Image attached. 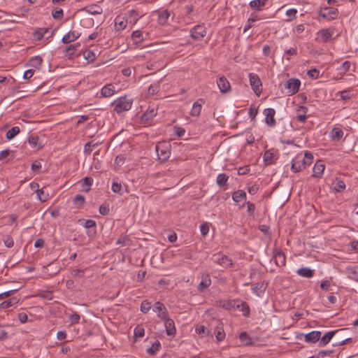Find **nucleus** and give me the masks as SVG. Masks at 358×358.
Here are the masks:
<instances>
[{"instance_id":"1","label":"nucleus","mask_w":358,"mask_h":358,"mask_svg":"<svg viewBox=\"0 0 358 358\" xmlns=\"http://www.w3.org/2000/svg\"><path fill=\"white\" fill-rule=\"evenodd\" d=\"M313 161V155L310 152L298 153L292 160L291 170L294 173H299L310 166Z\"/></svg>"},{"instance_id":"2","label":"nucleus","mask_w":358,"mask_h":358,"mask_svg":"<svg viewBox=\"0 0 358 358\" xmlns=\"http://www.w3.org/2000/svg\"><path fill=\"white\" fill-rule=\"evenodd\" d=\"M132 104L133 99L127 96L119 97L111 103L114 111L117 114L129 110Z\"/></svg>"},{"instance_id":"3","label":"nucleus","mask_w":358,"mask_h":358,"mask_svg":"<svg viewBox=\"0 0 358 358\" xmlns=\"http://www.w3.org/2000/svg\"><path fill=\"white\" fill-rule=\"evenodd\" d=\"M157 115V108L155 106H149L141 117V123L144 126H149L152 123L153 119Z\"/></svg>"},{"instance_id":"4","label":"nucleus","mask_w":358,"mask_h":358,"mask_svg":"<svg viewBox=\"0 0 358 358\" xmlns=\"http://www.w3.org/2000/svg\"><path fill=\"white\" fill-rule=\"evenodd\" d=\"M301 86V81L298 78H290L285 83V88L286 89V94L292 96L297 93Z\"/></svg>"},{"instance_id":"5","label":"nucleus","mask_w":358,"mask_h":358,"mask_svg":"<svg viewBox=\"0 0 358 358\" xmlns=\"http://www.w3.org/2000/svg\"><path fill=\"white\" fill-rule=\"evenodd\" d=\"M249 80L254 92L257 96H259L262 92V84L259 77L256 73H250L249 74Z\"/></svg>"},{"instance_id":"6","label":"nucleus","mask_w":358,"mask_h":358,"mask_svg":"<svg viewBox=\"0 0 358 358\" xmlns=\"http://www.w3.org/2000/svg\"><path fill=\"white\" fill-rule=\"evenodd\" d=\"M338 13V10L334 7H324L320 10L319 16L329 21L336 18Z\"/></svg>"},{"instance_id":"7","label":"nucleus","mask_w":358,"mask_h":358,"mask_svg":"<svg viewBox=\"0 0 358 358\" xmlns=\"http://www.w3.org/2000/svg\"><path fill=\"white\" fill-rule=\"evenodd\" d=\"M213 262L224 268H227L233 266L232 259L228 256L222 254L214 255Z\"/></svg>"},{"instance_id":"8","label":"nucleus","mask_w":358,"mask_h":358,"mask_svg":"<svg viewBox=\"0 0 358 358\" xmlns=\"http://www.w3.org/2000/svg\"><path fill=\"white\" fill-rule=\"evenodd\" d=\"M155 149L159 159L162 162H166L169 158L171 152L164 143L156 145Z\"/></svg>"},{"instance_id":"9","label":"nucleus","mask_w":358,"mask_h":358,"mask_svg":"<svg viewBox=\"0 0 358 358\" xmlns=\"http://www.w3.org/2000/svg\"><path fill=\"white\" fill-rule=\"evenodd\" d=\"M190 34L194 40H200L206 34V28L202 24L194 26L190 31Z\"/></svg>"},{"instance_id":"10","label":"nucleus","mask_w":358,"mask_h":358,"mask_svg":"<svg viewBox=\"0 0 358 358\" xmlns=\"http://www.w3.org/2000/svg\"><path fill=\"white\" fill-rule=\"evenodd\" d=\"M263 113L265 115L266 124L271 127H275L276 124L275 120V110L273 108H268L264 110Z\"/></svg>"},{"instance_id":"11","label":"nucleus","mask_w":358,"mask_h":358,"mask_svg":"<svg viewBox=\"0 0 358 358\" xmlns=\"http://www.w3.org/2000/svg\"><path fill=\"white\" fill-rule=\"evenodd\" d=\"M152 310L154 312L157 313L158 317L162 320L169 317L165 306L159 301L155 303Z\"/></svg>"},{"instance_id":"12","label":"nucleus","mask_w":358,"mask_h":358,"mask_svg":"<svg viewBox=\"0 0 358 358\" xmlns=\"http://www.w3.org/2000/svg\"><path fill=\"white\" fill-rule=\"evenodd\" d=\"M148 36L147 33L143 32L141 30H136L131 34V40L134 44L138 47L142 45V43Z\"/></svg>"},{"instance_id":"13","label":"nucleus","mask_w":358,"mask_h":358,"mask_svg":"<svg viewBox=\"0 0 358 358\" xmlns=\"http://www.w3.org/2000/svg\"><path fill=\"white\" fill-rule=\"evenodd\" d=\"M308 108L306 106H299L296 108V118L300 123H304L307 120Z\"/></svg>"},{"instance_id":"14","label":"nucleus","mask_w":358,"mask_h":358,"mask_svg":"<svg viewBox=\"0 0 358 358\" xmlns=\"http://www.w3.org/2000/svg\"><path fill=\"white\" fill-rule=\"evenodd\" d=\"M217 87H218L220 91L222 93H227L231 90V85H230L229 82L224 76H222L217 79Z\"/></svg>"},{"instance_id":"15","label":"nucleus","mask_w":358,"mask_h":358,"mask_svg":"<svg viewBox=\"0 0 358 358\" xmlns=\"http://www.w3.org/2000/svg\"><path fill=\"white\" fill-rule=\"evenodd\" d=\"M164 322L166 334L170 336H175L176 334V329L173 320L168 317L165 319Z\"/></svg>"},{"instance_id":"16","label":"nucleus","mask_w":358,"mask_h":358,"mask_svg":"<svg viewBox=\"0 0 358 358\" xmlns=\"http://www.w3.org/2000/svg\"><path fill=\"white\" fill-rule=\"evenodd\" d=\"M277 159V153L273 150H266L263 156V160L266 165H271Z\"/></svg>"},{"instance_id":"17","label":"nucleus","mask_w":358,"mask_h":358,"mask_svg":"<svg viewBox=\"0 0 358 358\" xmlns=\"http://www.w3.org/2000/svg\"><path fill=\"white\" fill-rule=\"evenodd\" d=\"M114 23L115 30L120 32L127 27L128 21L124 17L118 15L115 18Z\"/></svg>"},{"instance_id":"18","label":"nucleus","mask_w":358,"mask_h":358,"mask_svg":"<svg viewBox=\"0 0 358 358\" xmlns=\"http://www.w3.org/2000/svg\"><path fill=\"white\" fill-rule=\"evenodd\" d=\"M205 103L203 99H197L192 105L190 115L194 117H198L201 114L202 106Z\"/></svg>"},{"instance_id":"19","label":"nucleus","mask_w":358,"mask_h":358,"mask_svg":"<svg viewBox=\"0 0 358 358\" xmlns=\"http://www.w3.org/2000/svg\"><path fill=\"white\" fill-rule=\"evenodd\" d=\"M116 92L115 87L113 84H106L101 89V95L104 98L112 96Z\"/></svg>"},{"instance_id":"20","label":"nucleus","mask_w":358,"mask_h":358,"mask_svg":"<svg viewBox=\"0 0 358 358\" xmlns=\"http://www.w3.org/2000/svg\"><path fill=\"white\" fill-rule=\"evenodd\" d=\"M27 142L32 149L38 150L43 147L41 142H39V138L36 134H31L29 136Z\"/></svg>"},{"instance_id":"21","label":"nucleus","mask_w":358,"mask_h":358,"mask_svg":"<svg viewBox=\"0 0 358 358\" xmlns=\"http://www.w3.org/2000/svg\"><path fill=\"white\" fill-rule=\"evenodd\" d=\"M344 330L345 329H339V330H336V331H330L327 332L322 338H320L319 346L323 347V346L326 345L327 344H328L330 342V341L332 339V338L336 334V333H337L338 331H342Z\"/></svg>"},{"instance_id":"22","label":"nucleus","mask_w":358,"mask_h":358,"mask_svg":"<svg viewBox=\"0 0 358 358\" xmlns=\"http://www.w3.org/2000/svg\"><path fill=\"white\" fill-rule=\"evenodd\" d=\"M211 285V279L208 273H203L201 275V280L198 285V290L203 292Z\"/></svg>"},{"instance_id":"23","label":"nucleus","mask_w":358,"mask_h":358,"mask_svg":"<svg viewBox=\"0 0 358 358\" xmlns=\"http://www.w3.org/2000/svg\"><path fill=\"white\" fill-rule=\"evenodd\" d=\"M334 34V31L331 29H322L317 32V35L321 37L322 42L330 41Z\"/></svg>"},{"instance_id":"24","label":"nucleus","mask_w":358,"mask_h":358,"mask_svg":"<svg viewBox=\"0 0 358 358\" xmlns=\"http://www.w3.org/2000/svg\"><path fill=\"white\" fill-rule=\"evenodd\" d=\"M325 169L324 164L318 161L317 162L313 169V176L315 178H321Z\"/></svg>"},{"instance_id":"25","label":"nucleus","mask_w":358,"mask_h":358,"mask_svg":"<svg viewBox=\"0 0 358 358\" xmlns=\"http://www.w3.org/2000/svg\"><path fill=\"white\" fill-rule=\"evenodd\" d=\"M321 336V332L319 331H313L305 335V341L308 343H316Z\"/></svg>"},{"instance_id":"26","label":"nucleus","mask_w":358,"mask_h":358,"mask_svg":"<svg viewBox=\"0 0 358 358\" xmlns=\"http://www.w3.org/2000/svg\"><path fill=\"white\" fill-rule=\"evenodd\" d=\"M80 35L76 31H69L62 38V42L64 44H68L71 42L76 41Z\"/></svg>"},{"instance_id":"27","label":"nucleus","mask_w":358,"mask_h":358,"mask_svg":"<svg viewBox=\"0 0 358 358\" xmlns=\"http://www.w3.org/2000/svg\"><path fill=\"white\" fill-rule=\"evenodd\" d=\"M83 10L92 15L101 14L103 12L102 8L95 3L85 6Z\"/></svg>"},{"instance_id":"28","label":"nucleus","mask_w":358,"mask_h":358,"mask_svg":"<svg viewBox=\"0 0 358 358\" xmlns=\"http://www.w3.org/2000/svg\"><path fill=\"white\" fill-rule=\"evenodd\" d=\"M216 340L218 343L222 341L225 338V333L222 327V324L220 323L214 331Z\"/></svg>"},{"instance_id":"29","label":"nucleus","mask_w":358,"mask_h":358,"mask_svg":"<svg viewBox=\"0 0 358 358\" xmlns=\"http://www.w3.org/2000/svg\"><path fill=\"white\" fill-rule=\"evenodd\" d=\"M296 273L301 277L310 278L314 275V271L310 268L303 267L297 269Z\"/></svg>"},{"instance_id":"30","label":"nucleus","mask_w":358,"mask_h":358,"mask_svg":"<svg viewBox=\"0 0 358 358\" xmlns=\"http://www.w3.org/2000/svg\"><path fill=\"white\" fill-rule=\"evenodd\" d=\"M247 197L246 193L242 189L235 191L232 194V199L235 203H238L242 200H245Z\"/></svg>"},{"instance_id":"31","label":"nucleus","mask_w":358,"mask_h":358,"mask_svg":"<svg viewBox=\"0 0 358 358\" xmlns=\"http://www.w3.org/2000/svg\"><path fill=\"white\" fill-rule=\"evenodd\" d=\"M42 62L43 59L40 56H34L29 60L28 65L38 69L41 66Z\"/></svg>"},{"instance_id":"32","label":"nucleus","mask_w":358,"mask_h":358,"mask_svg":"<svg viewBox=\"0 0 358 358\" xmlns=\"http://www.w3.org/2000/svg\"><path fill=\"white\" fill-rule=\"evenodd\" d=\"M330 136L332 140L338 141L343 138V131L341 129H340L338 127H334L330 133Z\"/></svg>"},{"instance_id":"33","label":"nucleus","mask_w":358,"mask_h":358,"mask_svg":"<svg viewBox=\"0 0 358 358\" xmlns=\"http://www.w3.org/2000/svg\"><path fill=\"white\" fill-rule=\"evenodd\" d=\"M348 276L353 279L358 280V266H351L347 268Z\"/></svg>"},{"instance_id":"34","label":"nucleus","mask_w":358,"mask_h":358,"mask_svg":"<svg viewBox=\"0 0 358 358\" xmlns=\"http://www.w3.org/2000/svg\"><path fill=\"white\" fill-rule=\"evenodd\" d=\"M333 189L337 192H341L343 191L345 189V184L344 181H343L341 179L337 178L333 183H332Z\"/></svg>"},{"instance_id":"35","label":"nucleus","mask_w":358,"mask_h":358,"mask_svg":"<svg viewBox=\"0 0 358 358\" xmlns=\"http://www.w3.org/2000/svg\"><path fill=\"white\" fill-rule=\"evenodd\" d=\"M80 46V45L79 43L69 45L65 49V55L69 57H71Z\"/></svg>"},{"instance_id":"36","label":"nucleus","mask_w":358,"mask_h":358,"mask_svg":"<svg viewBox=\"0 0 358 358\" xmlns=\"http://www.w3.org/2000/svg\"><path fill=\"white\" fill-rule=\"evenodd\" d=\"M274 259L276 265L284 266L285 264V256L282 252H277L274 255Z\"/></svg>"},{"instance_id":"37","label":"nucleus","mask_w":358,"mask_h":358,"mask_svg":"<svg viewBox=\"0 0 358 358\" xmlns=\"http://www.w3.org/2000/svg\"><path fill=\"white\" fill-rule=\"evenodd\" d=\"M229 176L226 173H220L216 178V182L218 186L224 187L227 185Z\"/></svg>"},{"instance_id":"38","label":"nucleus","mask_w":358,"mask_h":358,"mask_svg":"<svg viewBox=\"0 0 358 358\" xmlns=\"http://www.w3.org/2000/svg\"><path fill=\"white\" fill-rule=\"evenodd\" d=\"M170 16V13L169 11L163 10L160 12L158 15V22L160 24H165L167 22V20Z\"/></svg>"},{"instance_id":"39","label":"nucleus","mask_w":358,"mask_h":358,"mask_svg":"<svg viewBox=\"0 0 358 358\" xmlns=\"http://www.w3.org/2000/svg\"><path fill=\"white\" fill-rule=\"evenodd\" d=\"M236 308H238L245 317H248L250 315V308L246 302L242 301L236 305Z\"/></svg>"},{"instance_id":"40","label":"nucleus","mask_w":358,"mask_h":358,"mask_svg":"<svg viewBox=\"0 0 358 358\" xmlns=\"http://www.w3.org/2000/svg\"><path fill=\"white\" fill-rule=\"evenodd\" d=\"M20 132V128L18 127H13L9 129L6 134V138L10 140L17 136Z\"/></svg>"},{"instance_id":"41","label":"nucleus","mask_w":358,"mask_h":358,"mask_svg":"<svg viewBox=\"0 0 358 358\" xmlns=\"http://www.w3.org/2000/svg\"><path fill=\"white\" fill-rule=\"evenodd\" d=\"M48 194L47 193H45L43 189H38L36 190V197L37 199L41 201V202H45L48 199Z\"/></svg>"},{"instance_id":"42","label":"nucleus","mask_w":358,"mask_h":358,"mask_svg":"<svg viewBox=\"0 0 358 358\" xmlns=\"http://www.w3.org/2000/svg\"><path fill=\"white\" fill-rule=\"evenodd\" d=\"M83 55L84 58L88 62H93L96 58L94 52L90 50H84L83 52Z\"/></svg>"},{"instance_id":"43","label":"nucleus","mask_w":358,"mask_h":358,"mask_svg":"<svg viewBox=\"0 0 358 358\" xmlns=\"http://www.w3.org/2000/svg\"><path fill=\"white\" fill-rule=\"evenodd\" d=\"M15 303H16V299L15 298L4 301L0 303V309L1 310L7 309V308L11 307Z\"/></svg>"},{"instance_id":"44","label":"nucleus","mask_w":358,"mask_h":358,"mask_svg":"<svg viewBox=\"0 0 358 358\" xmlns=\"http://www.w3.org/2000/svg\"><path fill=\"white\" fill-rule=\"evenodd\" d=\"M49 31V29L48 28H42V29H40L38 30H36L34 33V37L37 39V40H41L45 35V34L47 32Z\"/></svg>"},{"instance_id":"45","label":"nucleus","mask_w":358,"mask_h":358,"mask_svg":"<svg viewBox=\"0 0 358 358\" xmlns=\"http://www.w3.org/2000/svg\"><path fill=\"white\" fill-rule=\"evenodd\" d=\"M159 92V85L158 83H153L150 85L148 90L149 95L154 96Z\"/></svg>"},{"instance_id":"46","label":"nucleus","mask_w":358,"mask_h":358,"mask_svg":"<svg viewBox=\"0 0 358 358\" xmlns=\"http://www.w3.org/2000/svg\"><path fill=\"white\" fill-rule=\"evenodd\" d=\"M111 189L114 193L122 194V186L120 182L114 181L112 184Z\"/></svg>"},{"instance_id":"47","label":"nucleus","mask_w":358,"mask_h":358,"mask_svg":"<svg viewBox=\"0 0 358 358\" xmlns=\"http://www.w3.org/2000/svg\"><path fill=\"white\" fill-rule=\"evenodd\" d=\"M239 338L241 341L245 345H250L252 343V339L246 332L241 333Z\"/></svg>"},{"instance_id":"48","label":"nucleus","mask_w":358,"mask_h":358,"mask_svg":"<svg viewBox=\"0 0 358 358\" xmlns=\"http://www.w3.org/2000/svg\"><path fill=\"white\" fill-rule=\"evenodd\" d=\"M151 309V303L148 300H143L141 304V311L147 313Z\"/></svg>"},{"instance_id":"49","label":"nucleus","mask_w":358,"mask_h":358,"mask_svg":"<svg viewBox=\"0 0 358 358\" xmlns=\"http://www.w3.org/2000/svg\"><path fill=\"white\" fill-rule=\"evenodd\" d=\"M250 6L253 9L261 10L265 6V1H250Z\"/></svg>"},{"instance_id":"50","label":"nucleus","mask_w":358,"mask_h":358,"mask_svg":"<svg viewBox=\"0 0 358 358\" xmlns=\"http://www.w3.org/2000/svg\"><path fill=\"white\" fill-rule=\"evenodd\" d=\"M85 201V198L80 194H77L73 199V204L76 206H81Z\"/></svg>"},{"instance_id":"51","label":"nucleus","mask_w":358,"mask_h":358,"mask_svg":"<svg viewBox=\"0 0 358 358\" xmlns=\"http://www.w3.org/2000/svg\"><path fill=\"white\" fill-rule=\"evenodd\" d=\"M307 75L312 79H317L320 77V71L316 68H313L307 72Z\"/></svg>"},{"instance_id":"52","label":"nucleus","mask_w":358,"mask_h":358,"mask_svg":"<svg viewBox=\"0 0 358 358\" xmlns=\"http://www.w3.org/2000/svg\"><path fill=\"white\" fill-rule=\"evenodd\" d=\"M195 331L197 334H206L208 335L210 334V331L206 328L203 325L197 326L195 329Z\"/></svg>"},{"instance_id":"53","label":"nucleus","mask_w":358,"mask_h":358,"mask_svg":"<svg viewBox=\"0 0 358 358\" xmlns=\"http://www.w3.org/2000/svg\"><path fill=\"white\" fill-rule=\"evenodd\" d=\"M52 16L55 20H61L63 17L62 9H55L52 12Z\"/></svg>"},{"instance_id":"54","label":"nucleus","mask_w":358,"mask_h":358,"mask_svg":"<svg viewBox=\"0 0 358 358\" xmlns=\"http://www.w3.org/2000/svg\"><path fill=\"white\" fill-rule=\"evenodd\" d=\"M296 54V48H290L285 52L284 57L287 60L289 59L290 57Z\"/></svg>"},{"instance_id":"55","label":"nucleus","mask_w":358,"mask_h":358,"mask_svg":"<svg viewBox=\"0 0 358 358\" xmlns=\"http://www.w3.org/2000/svg\"><path fill=\"white\" fill-rule=\"evenodd\" d=\"M160 348V343L159 342L155 343L152 346L148 349V352L150 355H155Z\"/></svg>"},{"instance_id":"56","label":"nucleus","mask_w":358,"mask_h":358,"mask_svg":"<svg viewBox=\"0 0 358 358\" xmlns=\"http://www.w3.org/2000/svg\"><path fill=\"white\" fill-rule=\"evenodd\" d=\"M145 334V330L141 326H137L134 329V336L136 337H143Z\"/></svg>"},{"instance_id":"57","label":"nucleus","mask_w":358,"mask_h":358,"mask_svg":"<svg viewBox=\"0 0 358 358\" xmlns=\"http://www.w3.org/2000/svg\"><path fill=\"white\" fill-rule=\"evenodd\" d=\"M3 243L8 248H12L14 245L13 239L10 236H6L3 239Z\"/></svg>"},{"instance_id":"58","label":"nucleus","mask_w":358,"mask_h":358,"mask_svg":"<svg viewBox=\"0 0 358 358\" xmlns=\"http://www.w3.org/2000/svg\"><path fill=\"white\" fill-rule=\"evenodd\" d=\"M71 324H77L79 322L80 317L78 313H73L69 317Z\"/></svg>"},{"instance_id":"59","label":"nucleus","mask_w":358,"mask_h":358,"mask_svg":"<svg viewBox=\"0 0 358 358\" xmlns=\"http://www.w3.org/2000/svg\"><path fill=\"white\" fill-rule=\"evenodd\" d=\"M245 203L248 207V213L249 215H253L256 209L255 203H251L250 201H247Z\"/></svg>"},{"instance_id":"60","label":"nucleus","mask_w":358,"mask_h":358,"mask_svg":"<svg viewBox=\"0 0 358 358\" xmlns=\"http://www.w3.org/2000/svg\"><path fill=\"white\" fill-rule=\"evenodd\" d=\"M174 132L178 137H182L185 134V129L182 127L175 126L174 127Z\"/></svg>"},{"instance_id":"61","label":"nucleus","mask_w":358,"mask_h":358,"mask_svg":"<svg viewBox=\"0 0 358 358\" xmlns=\"http://www.w3.org/2000/svg\"><path fill=\"white\" fill-rule=\"evenodd\" d=\"M124 161H125V157L123 155H118L116 157V158L115 159V164L117 166H121L124 164Z\"/></svg>"},{"instance_id":"62","label":"nucleus","mask_w":358,"mask_h":358,"mask_svg":"<svg viewBox=\"0 0 358 358\" xmlns=\"http://www.w3.org/2000/svg\"><path fill=\"white\" fill-rule=\"evenodd\" d=\"M258 113V110L254 106H250L249 108L248 114L252 120L255 119Z\"/></svg>"},{"instance_id":"63","label":"nucleus","mask_w":358,"mask_h":358,"mask_svg":"<svg viewBox=\"0 0 358 358\" xmlns=\"http://www.w3.org/2000/svg\"><path fill=\"white\" fill-rule=\"evenodd\" d=\"M351 67V63L349 61L344 62L341 66L340 69L343 71L344 73H345L347 71H348L350 69Z\"/></svg>"},{"instance_id":"64","label":"nucleus","mask_w":358,"mask_h":358,"mask_svg":"<svg viewBox=\"0 0 358 358\" xmlns=\"http://www.w3.org/2000/svg\"><path fill=\"white\" fill-rule=\"evenodd\" d=\"M250 170V169L248 166L239 167L238 169V174L239 176L246 175L247 173H248Z\"/></svg>"}]
</instances>
